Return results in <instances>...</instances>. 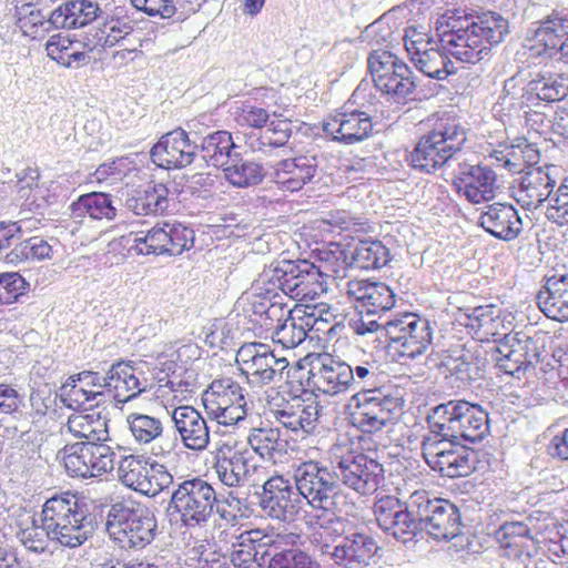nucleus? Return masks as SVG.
I'll return each mask as SVG.
<instances>
[{
  "label": "nucleus",
  "instance_id": "nucleus-50",
  "mask_svg": "<svg viewBox=\"0 0 568 568\" xmlns=\"http://www.w3.org/2000/svg\"><path fill=\"white\" fill-rule=\"evenodd\" d=\"M294 129L296 132H302L307 135L311 126L305 122L294 125L291 120H273L270 125L261 135L252 142V148L257 151L266 152V149H278L287 144L293 134Z\"/></svg>",
  "mask_w": 568,
  "mask_h": 568
},
{
  "label": "nucleus",
  "instance_id": "nucleus-1",
  "mask_svg": "<svg viewBox=\"0 0 568 568\" xmlns=\"http://www.w3.org/2000/svg\"><path fill=\"white\" fill-rule=\"evenodd\" d=\"M342 442L331 448L333 469L308 460L294 470V479L302 501L313 508L311 520L315 526L329 529L347 517H355V448Z\"/></svg>",
  "mask_w": 568,
  "mask_h": 568
},
{
  "label": "nucleus",
  "instance_id": "nucleus-21",
  "mask_svg": "<svg viewBox=\"0 0 568 568\" xmlns=\"http://www.w3.org/2000/svg\"><path fill=\"white\" fill-rule=\"evenodd\" d=\"M103 382L106 398L112 397L116 405L126 404L152 387L144 373L131 361L114 362Z\"/></svg>",
  "mask_w": 568,
  "mask_h": 568
},
{
  "label": "nucleus",
  "instance_id": "nucleus-61",
  "mask_svg": "<svg viewBox=\"0 0 568 568\" xmlns=\"http://www.w3.org/2000/svg\"><path fill=\"white\" fill-rule=\"evenodd\" d=\"M334 353H341L344 357L352 354L351 341L355 338V306L344 310L333 316Z\"/></svg>",
  "mask_w": 568,
  "mask_h": 568
},
{
  "label": "nucleus",
  "instance_id": "nucleus-58",
  "mask_svg": "<svg viewBox=\"0 0 568 568\" xmlns=\"http://www.w3.org/2000/svg\"><path fill=\"white\" fill-rule=\"evenodd\" d=\"M329 307L324 304L308 306L303 308V318L305 321L307 339L310 342L327 343L333 339V316Z\"/></svg>",
  "mask_w": 568,
  "mask_h": 568
},
{
  "label": "nucleus",
  "instance_id": "nucleus-7",
  "mask_svg": "<svg viewBox=\"0 0 568 568\" xmlns=\"http://www.w3.org/2000/svg\"><path fill=\"white\" fill-rule=\"evenodd\" d=\"M105 531L110 540L123 550H142L159 534L154 511L133 499H120L106 506Z\"/></svg>",
  "mask_w": 568,
  "mask_h": 568
},
{
  "label": "nucleus",
  "instance_id": "nucleus-8",
  "mask_svg": "<svg viewBox=\"0 0 568 568\" xmlns=\"http://www.w3.org/2000/svg\"><path fill=\"white\" fill-rule=\"evenodd\" d=\"M373 335L372 343L381 348V336L389 339V347L399 357L415 359L425 354L433 342V328L428 320L414 313H405L381 325L376 320L357 323V336Z\"/></svg>",
  "mask_w": 568,
  "mask_h": 568
},
{
  "label": "nucleus",
  "instance_id": "nucleus-59",
  "mask_svg": "<svg viewBox=\"0 0 568 568\" xmlns=\"http://www.w3.org/2000/svg\"><path fill=\"white\" fill-rule=\"evenodd\" d=\"M126 424L133 439L139 444L163 440L164 426L160 417L133 412L126 416Z\"/></svg>",
  "mask_w": 568,
  "mask_h": 568
},
{
  "label": "nucleus",
  "instance_id": "nucleus-49",
  "mask_svg": "<svg viewBox=\"0 0 568 568\" xmlns=\"http://www.w3.org/2000/svg\"><path fill=\"white\" fill-rule=\"evenodd\" d=\"M148 161V153L133 152L118 156L101 163L92 174L98 183L113 180H123L134 172H139L141 166Z\"/></svg>",
  "mask_w": 568,
  "mask_h": 568
},
{
  "label": "nucleus",
  "instance_id": "nucleus-34",
  "mask_svg": "<svg viewBox=\"0 0 568 568\" xmlns=\"http://www.w3.org/2000/svg\"><path fill=\"white\" fill-rule=\"evenodd\" d=\"M536 302L548 318L568 321V275L547 277L536 295Z\"/></svg>",
  "mask_w": 568,
  "mask_h": 568
},
{
  "label": "nucleus",
  "instance_id": "nucleus-16",
  "mask_svg": "<svg viewBox=\"0 0 568 568\" xmlns=\"http://www.w3.org/2000/svg\"><path fill=\"white\" fill-rule=\"evenodd\" d=\"M363 500L366 508L372 509L378 527L390 534L397 540L407 542L414 539V514L409 507V499L403 504L398 498L390 495H376L372 503Z\"/></svg>",
  "mask_w": 568,
  "mask_h": 568
},
{
  "label": "nucleus",
  "instance_id": "nucleus-28",
  "mask_svg": "<svg viewBox=\"0 0 568 568\" xmlns=\"http://www.w3.org/2000/svg\"><path fill=\"white\" fill-rule=\"evenodd\" d=\"M555 185L550 168L530 166L518 179L514 197L526 210L537 209L550 197Z\"/></svg>",
  "mask_w": 568,
  "mask_h": 568
},
{
  "label": "nucleus",
  "instance_id": "nucleus-36",
  "mask_svg": "<svg viewBox=\"0 0 568 568\" xmlns=\"http://www.w3.org/2000/svg\"><path fill=\"white\" fill-rule=\"evenodd\" d=\"M535 41L542 47L545 55L564 61L568 47V18L560 14L549 17L537 29Z\"/></svg>",
  "mask_w": 568,
  "mask_h": 568
},
{
  "label": "nucleus",
  "instance_id": "nucleus-47",
  "mask_svg": "<svg viewBox=\"0 0 568 568\" xmlns=\"http://www.w3.org/2000/svg\"><path fill=\"white\" fill-rule=\"evenodd\" d=\"M119 480L128 488L146 496H154L149 479L148 463L143 457L129 455L121 458L118 468Z\"/></svg>",
  "mask_w": 568,
  "mask_h": 568
},
{
  "label": "nucleus",
  "instance_id": "nucleus-10",
  "mask_svg": "<svg viewBox=\"0 0 568 568\" xmlns=\"http://www.w3.org/2000/svg\"><path fill=\"white\" fill-rule=\"evenodd\" d=\"M194 230L184 223L159 222L146 232H131L119 239V245L129 254L180 255L193 247Z\"/></svg>",
  "mask_w": 568,
  "mask_h": 568
},
{
  "label": "nucleus",
  "instance_id": "nucleus-52",
  "mask_svg": "<svg viewBox=\"0 0 568 568\" xmlns=\"http://www.w3.org/2000/svg\"><path fill=\"white\" fill-rule=\"evenodd\" d=\"M397 55L386 49H373L366 61V77L357 84V91H365L369 83L374 88L383 81L385 77L395 72L397 65L403 63Z\"/></svg>",
  "mask_w": 568,
  "mask_h": 568
},
{
  "label": "nucleus",
  "instance_id": "nucleus-14",
  "mask_svg": "<svg viewBox=\"0 0 568 568\" xmlns=\"http://www.w3.org/2000/svg\"><path fill=\"white\" fill-rule=\"evenodd\" d=\"M108 442H78L65 445L62 453L67 473L81 478L110 474L114 469L116 454Z\"/></svg>",
  "mask_w": 568,
  "mask_h": 568
},
{
  "label": "nucleus",
  "instance_id": "nucleus-19",
  "mask_svg": "<svg viewBox=\"0 0 568 568\" xmlns=\"http://www.w3.org/2000/svg\"><path fill=\"white\" fill-rule=\"evenodd\" d=\"M214 469L223 485L241 487L251 481L258 465L248 448L223 444L215 452Z\"/></svg>",
  "mask_w": 568,
  "mask_h": 568
},
{
  "label": "nucleus",
  "instance_id": "nucleus-53",
  "mask_svg": "<svg viewBox=\"0 0 568 568\" xmlns=\"http://www.w3.org/2000/svg\"><path fill=\"white\" fill-rule=\"evenodd\" d=\"M375 89L396 103L405 102L416 89L413 71L405 63H399L395 72L385 77Z\"/></svg>",
  "mask_w": 568,
  "mask_h": 568
},
{
  "label": "nucleus",
  "instance_id": "nucleus-25",
  "mask_svg": "<svg viewBox=\"0 0 568 568\" xmlns=\"http://www.w3.org/2000/svg\"><path fill=\"white\" fill-rule=\"evenodd\" d=\"M318 158L301 154L278 161L271 175L272 182L282 192H298L312 183L318 171Z\"/></svg>",
  "mask_w": 568,
  "mask_h": 568
},
{
  "label": "nucleus",
  "instance_id": "nucleus-64",
  "mask_svg": "<svg viewBox=\"0 0 568 568\" xmlns=\"http://www.w3.org/2000/svg\"><path fill=\"white\" fill-rule=\"evenodd\" d=\"M383 467L375 459L357 454V494L367 496L376 493L383 480Z\"/></svg>",
  "mask_w": 568,
  "mask_h": 568
},
{
  "label": "nucleus",
  "instance_id": "nucleus-57",
  "mask_svg": "<svg viewBox=\"0 0 568 568\" xmlns=\"http://www.w3.org/2000/svg\"><path fill=\"white\" fill-rule=\"evenodd\" d=\"M527 92L546 102L560 101L568 94V77L540 72L528 82Z\"/></svg>",
  "mask_w": 568,
  "mask_h": 568
},
{
  "label": "nucleus",
  "instance_id": "nucleus-42",
  "mask_svg": "<svg viewBox=\"0 0 568 568\" xmlns=\"http://www.w3.org/2000/svg\"><path fill=\"white\" fill-rule=\"evenodd\" d=\"M65 426L74 437L84 442L110 440L108 419L100 412H75L69 416Z\"/></svg>",
  "mask_w": 568,
  "mask_h": 568
},
{
  "label": "nucleus",
  "instance_id": "nucleus-5",
  "mask_svg": "<svg viewBox=\"0 0 568 568\" xmlns=\"http://www.w3.org/2000/svg\"><path fill=\"white\" fill-rule=\"evenodd\" d=\"M428 122L430 129L419 138L409 155L412 166L427 174L448 165L467 142V128L456 114L437 112Z\"/></svg>",
  "mask_w": 568,
  "mask_h": 568
},
{
  "label": "nucleus",
  "instance_id": "nucleus-45",
  "mask_svg": "<svg viewBox=\"0 0 568 568\" xmlns=\"http://www.w3.org/2000/svg\"><path fill=\"white\" fill-rule=\"evenodd\" d=\"M268 337L284 348H295L307 339L303 310H287L286 314L276 323Z\"/></svg>",
  "mask_w": 568,
  "mask_h": 568
},
{
  "label": "nucleus",
  "instance_id": "nucleus-44",
  "mask_svg": "<svg viewBox=\"0 0 568 568\" xmlns=\"http://www.w3.org/2000/svg\"><path fill=\"white\" fill-rule=\"evenodd\" d=\"M71 216L75 219L90 216L93 220L112 221L116 216L112 195L104 192H91L80 195L69 205Z\"/></svg>",
  "mask_w": 568,
  "mask_h": 568
},
{
  "label": "nucleus",
  "instance_id": "nucleus-38",
  "mask_svg": "<svg viewBox=\"0 0 568 568\" xmlns=\"http://www.w3.org/2000/svg\"><path fill=\"white\" fill-rule=\"evenodd\" d=\"M45 51L50 59L67 69H79L91 61V57L87 54L80 39L70 34L51 36L45 43Z\"/></svg>",
  "mask_w": 568,
  "mask_h": 568
},
{
  "label": "nucleus",
  "instance_id": "nucleus-23",
  "mask_svg": "<svg viewBox=\"0 0 568 568\" xmlns=\"http://www.w3.org/2000/svg\"><path fill=\"white\" fill-rule=\"evenodd\" d=\"M453 186L470 203H481L494 199L496 173L487 165L458 163L454 170Z\"/></svg>",
  "mask_w": 568,
  "mask_h": 568
},
{
  "label": "nucleus",
  "instance_id": "nucleus-37",
  "mask_svg": "<svg viewBox=\"0 0 568 568\" xmlns=\"http://www.w3.org/2000/svg\"><path fill=\"white\" fill-rule=\"evenodd\" d=\"M232 133L226 130H217L202 138L197 149V159L207 166L224 169L237 153Z\"/></svg>",
  "mask_w": 568,
  "mask_h": 568
},
{
  "label": "nucleus",
  "instance_id": "nucleus-54",
  "mask_svg": "<svg viewBox=\"0 0 568 568\" xmlns=\"http://www.w3.org/2000/svg\"><path fill=\"white\" fill-rule=\"evenodd\" d=\"M375 89L396 103L405 102L416 89L413 71L405 63H399L395 72L385 77Z\"/></svg>",
  "mask_w": 568,
  "mask_h": 568
},
{
  "label": "nucleus",
  "instance_id": "nucleus-55",
  "mask_svg": "<svg viewBox=\"0 0 568 568\" xmlns=\"http://www.w3.org/2000/svg\"><path fill=\"white\" fill-rule=\"evenodd\" d=\"M331 403L334 413V426L337 432L335 443L342 442L344 437L347 440L344 444H349L355 448V393L349 392L346 395L333 397Z\"/></svg>",
  "mask_w": 568,
  "mask_h": 568
},
{
  "label": "nucleus",
  "instance_id": "nucleus-3",
  "mask_svg": "<svg viewBox=\"0 0 568 568\" xmlns=\"http://www.w3.org/2000/svg\"><path fill=\"white\" fill-rule=\"evenodd\" d=\"M95 506L84 497L63 493L47 499L40 518L32 517L31 526L20 529L18 538L30 551L42 554L50 545L64 548L82 546L98 527L102 513H93Z\"/></svg>",
  "mask_w": 568,
  "mask_h": 568
},
{
  "label": "nucleus",
  "instance_id": "nucleus-35",
  "mask_svg": "<svg viewBox=\"0 0 568 568\" xmlns=\"http://www.w3.org/2000/svg\"><path fill=\"white\" fill-rule=\"evenodd\" d=\"M52 3L30 0L16 7L17 24L24 36L37 38L41 32L59 29L55 22L57 8L50 10Z\"/></svg>",
  "mask_w": 568,
  "mask_h": 568
},
{
  "label": "nucleus",
  "instance_id": "nucleus-13",
  "mask_svg": "<svg viewBox=\"0 0 568 568\" xmlns=\"http://www.w3.org/2000/svg\"><path fill=\"white\" fill-rule=\"evenodd\" d=\"M236 307L241 308L240 315L245 329L265 338L286 314V305L282 302L280 292L271 285L260 283V276L253 284V292L241 296Z\"/></svg>",
  "mask_w": 568,
  "mask_h": 568
},
{
  "label": "nucleus",
  "instance_id": "nucleus-27",
  "mask_svg": "<svg viewBox=\"0 0 568 568\" xmlns=\"http://www.w3.org/2000/svg\"><path fill=\"white\" fill-rule=\"evenodd\" d=\"M171 418L185 448L193 452H203L207 448L211 430L201 412L193 406H179L173 409Z\"/></svg>",
  "mask_w": 568,
  "mask_h": 568
},
{
  "label": "nucleus",
  "instance_id": "nucleus-43",
  "mask_svg": "<svg viewBox=\"0 0 568 568\" xmlns=\"http://www.w3.org/2000/svg\"><path fill=\"white\" fill-rule=\"evenodd\" d=\"M287 367V359L285 357H276L274 351L267 345L261 356L256 357L247 368L241 369L248 383L262 386L276 381Z\"/></svg>",
  "mask_w": 568,
  "mask_h": 568
},
{
  "label": "nucleus",
  "instance_id": "nucleus-12",
  "mask_svg": "<svg viewBox=\"0 0 568 568\" xmlns=\"http://www.w3.org/2000/svg\"><path fill=\"white\" fill-rule=\"evenodd\" d=\"M416 528L414 538L426 532L436 540H449L462 532L458 508L447 499L432 498L426 490H416L409 496Z\"/></svg>",
  "mask_w": 568,
  "mask_h": 568
},
{
  "label": "nucleus",
  "instance_id": "nucleus-20",
  "mask_svg": "<svg viewBox=\"0 0 568 568\" xmlns=\"http://www.w3.org/2000/svg\"><path fill=\"white\" fill-rule=\"evenodd\" d=\"M179 194L176 184L151 181L128 192L124 207L135 215H163L172 209Z\"/></svg>",
  "mask_w": 568,
  "mask_h": 568
},
{
  "label": "nucleus",
  "instance_id": "nucleus-9",
  "mask_svg": "<svg viewBox=\"0 0 568 568\" xmlns=\"http://www.w3.org/2000/svg\"><path fill=\"white\" fill-rule=\"evenodd\" d=\"M428 427L465 443H477L489 433L488 413L479 405L452 399L429 409Z\"/></svg>",
  "mask_w": 568,
  "mask_h": 568
},
{
  "label": "nucleus",
  "instance_id": "nucleus-48",
  "mask_svg": "<svg viewBox=\"0 0 568 568\" xmlns=\"http://www.w3.org/2000/svg\"><path fill=\"white\" fill-rule=\"evenodd\" d=\"M247 443L248 449L263 459L276 462L285 453L286 440L281 438V430L270 425L252 428Z\"/></svg>",
  "mask_w": 568,
  "mask_h": 568
},
{
  "label": "nucleus",
  "instance_id": "nucleus-39",
  "mask_svg": "<svg viewBox=\"0 0 568 568\" xmlns=\"http://www.w3.org/2000/svg\"><path fill=\"white\" fill-rule=\"evenodd\" d=\"M394 305V294L389 287L381 282H368L367 280H357V314L361 324L366 316L375 315L379 311H387ZM369 320L366 321V323Z\"/></svg>",
  "mask_w": 568,
  "mask_h": 568
},
{
  "label": "nucleus",
  "instance_id": "nucleus-60",
  "mask_svg": "<svg viewBox=\"0 0 568 568\" xmlns=\"http://www.w3.org/2000/svg\"><path fill=\"white\" fill-rule=\"evenodd\" d=\"M315 359L307 366L297 365L287 371L286 378L290 394L293 398L313 402L317 396V382H315Z\"/></svg>",
  "mask_w": 568,
  "mask_h": 568
},
{
  "label": "nucleus",
  "instance_id": "nucleus-4",
  "mask_svg": "<svg viewBox=\"0 0 568 568\" xmlns=\"http://www.w3.org/2000/svg\"><path fill=\"white\" fill-rule=\"evenodd\" d=\"M508 33V21L496 12L465 18L460 27L453 26L440 38V43L457 60L477 64L490 60L493 49Z\"/></svg>",
  "mask_w": 568,
  "mask_h": 568
},
{
  "label": "nucleus",
  "instance_id": "nucleus-24",
  "mask_svg": "<svg viewBox=\"0 0 568 568\" xmlns=\"http://www.w3.org/2000/svg\"><path fill=\"white\" fill-rule=\"evenodd\" d=\"M315 382L317 393L338 397L354 389L352 365L335 354H321L315 358Z\"/></svg>",
  "mask_w": 568,
  "mask_h": 568
},
{
  "label": "nucleus",
  "instance_id": "nucleus-11",
  "mask_svg": "<svg viewBox=\"0 0 568 568\" xmlns=\"http://www.w3.org/2000/svg\"><path fill=\"white\" fill-rule=\"evenodd\" d=\"M423 437L422 454L426 464L449 478L465 477L477 469L478 452L458 438L448 437L433 427Z\"/></svg>",
  "mask_w": 568,
  "mask_h": 568
},
{
  "label": "nucleus",
  "instance_id": "nucleus-41",
  "mask_svg": "<svg viewBox=\"0 0 568 568\" xmlns=\"http://www.w3.org/2000/svg\"><path fill=\"white\" fill-rule=\"evenodd\" d=\"M59 398L74 412H88L106 402V392L85 388L74 377L69 376L59 389Z\"/></svg>",
  "mask_w": 568,
  "mask_h": 568
},
{
  "label": "nucleus",
  "instance_id": "nucleus-33",
  "mask_svg": "<svg viewBox=\"0 0 568 568\" xmlns=\"http://www.w3.org/2000/svg\"><path fill=\"white\" fill-rule=\"evenodd\" d=\"M377 222L371 219L357 217V267L362 270H378L385 266L389 260V250L382 241L366 236L375 233Z\"/></svg>",
  "mask_w": 568,
  "mask_h": 568
},
{
  "label": "nucleus",
  "instance_id": "nucleus-63",
  "mask_svg": "<svg viewBox=\"0 0 568 568\" xmlns=\"http://www.w3.org/2000/svg\"><path fill=\"white\" fill-rule=\"evenodd\" d=\"M52 254L51 245L41 236H32L16 242L13 248L6 255L8 263L18 264L24 261H41L50 258Z\"/></svg>",
  "mask_w": 568,
  "mask_h": 568
},
{
  "label": "nucleus",
  "instance_id": "nucleus-40",
  "mask_svg": "<svg viewBox=\"0 0 568 568\" xmlns=\"http://www.w3.org/2000/svg\"><path fill=\"white\" fill-rule=\"evenodd\" d=\"M99 3L92 0H68L57 7L55 22L59 29H77L102 17Z\"/></svg>",
  "mask_w": 568,
  "mask_h": 568
},
{
  "label": "nucleus",
  "instance_id": "nucleus-29",
  "mask_svg": "<svg viewBox=\"0 0 568 568\" xmlns=\"http://www.w3.org/2000/svg\"><path fill=\"white\" fill-rule=\"evenodd\" d=\"M404 41L410 62L422 74L435 80H445L448 75L456 73L454 63L440 49H428L426 48L428 43L412 40L407 34H405Z\"/></svg>",
  "mask_w": 568,
  "mask_h": 568
},
{
  "label": "nucleus",
  "instance_id": "nucleus-18",
  "mask_svg": "<svg viewBox=\"0 0 568 568\" xmlns=\"http://www.w3.org/2000/svg\"><path fill=\"white\" fill-rule=\"evenodd\" d=\"M197 149L199 144L190 139V134L184 129L176 128L153 144L148 159L160 169H183L195 162Z\"/></svg>",
  "mask_w": 568,
  "mask_h": 568
},
{
  "label": "nucleus",
  "instance_id": "nucleus-22",
  "mask_svg": "<svg viewBox=\"0 0 568 568\" xmlns=\"http://www.w3.org/2000/svg\"><path fill=\"white\" fill-rule=\"evenodd\" d=\"M396 407V399L385 395L377 385L359 386L357 382V409H361L357 429L362 433L373 434L381 430Z\"/></svg>",
  "mask_w": 568,
  "mask_h": 568
},
{
  "label": "nucleus",
  "instance_id": "nucleus-56",
  "mask_svg": "<svg viewBox=\"0 0 568 568\" xmlns=\"http://www.w3.org/2000/svg\"><path fill=\"white\" fill-rule=\"evenodd\" d=\"M246 397V390L232 377H221L212 381L202 394V402L205 407L212 408L230 403H241Z\"/></svg>",
  "mask_w": 568,
  "mask_h": 568
},
{
  "label": "nucleus",
  "instance_id": "nucleus-6",
  "mask_svg": "<svg viewBox=\"0 0 568 568\" xmlns=\"http://www.w3.org/2000/svg\"><path fill=\"white\" fill-rule=\"evenodd\" d=\"M168 513L187 529L205 527L214 514L227 524L237 519L235 513L222 506L213 484L201 476L182 478L176 483L169 500Z\"/></svg>",
  "mask_w": 568,
  "mask_h": 568
},
{
  "label": "nucleus",
  "instance_id": "nucleus-46",
  "mask_svg": "<svg viewBox=\"0 0 568 568\" xmlns=\"http://www.w3.org/2000/svg\"><path fill=\"white\" fill-rule=\"evenodd\" d=\"M355 91L333 116L323 122V131L333 141L347 145L355 143Z\"/></svg>",
  "mask_w": 568,
  "mask_h": 568
},
{
  "label": "nucleus",
  "instance_id": "nucleus-15",
  "mask_svg": "<svg viewBox=\"0 0 568 568\" xmlns=\"http://www.w3.org/2000/svg\"><path fill=\"white\" fill-rule=\"evenodd\" d=\"M541 352L531 337L505 335L491 347V361L499 372L520 379L540 362Z\"/></svg>",
  "mask_w": 568,
  "mask_h": 568
},
{
  "label": "nucleus",
  "instance_id": "nucleus-30",
  "mask_svg": "<svg viewBox=\"0 0 568 568\" xmlns=\"http://www.w3.org/2000/svg\"><path fill=\"white\" fill-rule=\"evenodd\" d=\"M494 538L504 558L525 562L532 556L534 537L523 521L504 523L495 530Z\"/></svg>",
  "mask_w": 568,
  "mask_h": 568
},
{
  "label": "nucleus",
  "instance_id": "nucleus-2",
  "mask_svg": "<svg viewBox=\"0 0 568 568\" xmlns=\"http://www.w3.org/2000/svg\"><path fill=\"white\" fill-rule=\"evenodd\" d=\"M344 244L324 243L311 250L310 257L280 260L270 264L260 274V283L275 287L291 300H315L327 292L329 278L338 280L349 300L355 297L354 280L347 272L355 263L354 251L343 248Z\"/></svg>",
  "mask_w": 568,
  "mask_h": 568
},
{
  "label": "nucleus",
  "instance_id": "nucleus-31",
  "mask_svg": "<svg viewBox=\"0 0 568 568\" xmlns=\"http://www.w3.org/2000/svg\"><path fill=\"white\" fill-rule=\"evenodd\" d=\"M322 407L318 402L292 398L282 408L273 412L274 418L295 435L313 434L317 427Z\"/></svg>",
  "mask_w": 568,
  "mask_h": 568
},
{
  "label": "nucleus",
  "instance_id": "nucleus-26",
  "mask_svg": "<svg viewBox=\"0 0 568 568\" xmlns=\"http://www.w3.org/2000/svg\"><path fill=\"white\" fill-rule=\"evenodd\" d=\"M273 542L258 529L241 532L232 544V565L235 568H266Z\"/></svg>",
  "mask_w": 568,
  "mask_h": 568
},
{
  "label": "nucleus",
  "instance_id": "nucleus-51",
  "mask_svg": "<svg viewBox=\"0 0 568 568\" xmlns=\"http://www.w3.org/2000/svg\"><path fill=\"white\" fill-rule=\"evenodd\" d=\"M223 172L230 184L241 189L258 185L265 178L264 166L245 160L240 152L227 163Z\"/></svg>",
  "mask_w": 568,
  "mask_h": 568
},
{
  "label": "nucleus",
  "instance_id": "nucleus-17",
  "mask_svg": "<svg viewBox=\"0 0 568 568\" xmlns=\"http://www.w3.org/2000/svg\"><path fill=\"white\" fill-rule=\"evenodd\" d=\"M258 504L268 517L291 523L298 515L303 501L296 485L283 476H273L262 485Z\"/></svg>",
  "mask_w": 568,
  "mask_h": 568
},
{
  "label": "nucleus",
  "instance_id": "nucleus-62",
  "mask_svg": "<svg viewBox=\"0 0 568 568\" xmlns=\"http://www.w3.org/2000/svg\"><path fill=\"white\" fill-rule=\"evenodd\" d=\"M266 568H320V565L298 547L283 548L273 542Z\"/></svg>",
  "mask_w": 568,
  "mask_h": 568
},
{
  "label": "nucleus",
  "instance_id": "nucleus-32",
  "mask_svg": "<svg viewBox=\"0 0 568 568\" xmlns=\"http://www.w3.org/2000/svg\"><path fill=\"white\" fill-rule=\"evenodd\" d=\"M479 225L496 239L513 241L523 231V222L511 204L486 205L479 216Z\"/></svg>",
  "mask_w": 568,
  "mask_h": 568
}]
</instances>
